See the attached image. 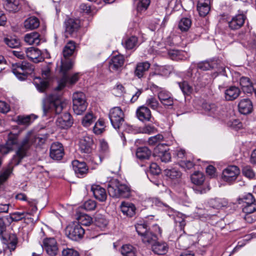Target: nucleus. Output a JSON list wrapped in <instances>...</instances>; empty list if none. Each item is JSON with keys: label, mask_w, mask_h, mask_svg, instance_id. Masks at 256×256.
I'll return each mask as SVG.
<instances>
[{"label": "nucleus", "mask_w": 256, "mask_h": 256, "mask_svg": "<svg viewBox=\"0 0 256 256\" xmlns=\"http://www.w3.org/2000/svg\"><path fill=\"white\" fill-rule=\"evenodd\" d=\"M20 133V132L16 133L9 132L6 144H0V153L4 154L8 153L14 147L17 148L16 154L12 158L10 166L0 174V184L7 180L12 172L13 166L18 165L22 160L26 156L32 146H40L46 142L44 138L37 136L33 132L29 131L18 144Z\"/></svg>", "instance_id": "1"}, {"label": "nucleus", "mask_w": 256, "mask_h": 256, "mask_svg": "<svg viewBox=\"0 0 256 256\" xmlns=\"http://www.w3.org/2000/svg\"><path fill=\"white\" fill-rule=\"evenodd\" d=\"M65 105L60 95L57 94H50L43 102V116H52L60 114Z\"/></svg>", "instance_id": "2"}, {"label": "nucleus", "mask_w": 256, "mask_h": 256, "mask_svg": "<svg viewBox=\"0 0 256 256\" xmlns=\"http://www.w3.org/2000/svg\"><path fill=\"white\" fill-rule=\"evenodd\" d=\"M108 191L110 196L113 198H127L130 194V188L118 180H114L108 184Z\"/></svg>", "instance_id": "3"}, {"label": "nucleus", "mask_w": 256, "mask_h": 256, "mask_svg": "<svg viewBox=\"0 0 256 256\" xmlns=\"http://www.w3.org/2000/svg\"><path fill=\"white\" fill-rule=\"evenodd\" d=\"M34 70L33 66L25 61L13 64L12 66V72L20 80H26L28 76L31 74Z\"/></svg>", "instance_id": "4"}, {"label": "nucleus", "mask_w": 256, "mask_h": 256, "mask_svg": "<svg viewBox=\"0 0 256 256\" xmlns=\"http://www.w3.org/2000/svg\"><path fill=\"white\" fill-rule=\"evenodd\" d=\"M73 110L77 115H80L86 111L88 104L86 96L82 92H76L72 96Z\"/></svg>", "instance_id": "5"}, {"label": "nucleus", "mask_w": 256, "mask_h": 256, "mask_svg": "<svg viewBox=\"0 0 256 256\" xmlns=\"http://www.w3.org/2000/svg\"><path fill=\"white\" fill-rule=\"evenodd\" d=\"M51 67L50 64H46L44 66L42 70V76L43 79L40 77H36L34 80V84L37 90L40 92H44L48 86V80L50 78Z\"/></svg>", "instance_id": "6"}, {"label": "nucleus", "mask_w": 256, "mask_h": 256, "mask_svg": "<svg viewBox=\"0 0 256 256\" xmlns=\"http://www.w3.org/2000/svg\"><path fill=\"white\" fill-rule=\"evenodd\" d=\"M109 118L113 127L117 130L124 128V114L120 107L116 106L110 109Z\"/></svg>", "instance_id": "7"}, {"label": "nucleus", "mask_w": 256, "mask_h": 256, "mask_svg": "<svg viewBox=\"0 0 256 256\" xmlns=\"http://www.w3.org/2000/svg\"><path fill=\"white\" fill-rule=\"evenodd\" d=\"M66 236L73 240L81 239L84 234V230L78 222H73L68 225L65 230Z\"/></svg>", "instance_id": "8"}, {"label": "nucleus", "mask_w": 256, "mask_h": 256, "mask_svg": "<svg viewBox=\"0 0 256 256\" xmlns=\"http://www.w3.org/2000/svg\"><path fill=\"white\" fill-rule=\"evenodd\" d=\"M42 248L50 256H56L58 252V246L54 238H46L43 240Z\"/></svg>", "instance_id": "9"}, {"label": "nucleus", "mask_w": 256, "mask_h": 256, "mask_svg": "<svg viewBox=\"0 0 256 256\" xmlns=\"http://www.w3.org/2000/svg\"><path fill=\"white\" fill-rule=\"evenodd\" d=\"M240 172V169L238 166H228L223 170L222 178L225 182H232L236 180Z\"/></svg>", "instance_id": "10"}, {"label": "nucleus", "mask_w": 256, "mask_h": 256, "mask_svg": "<svg viewBox=\"0 0 256 256\" xmlns=\"http://www.w3.org/2000/svg\"><path fill=\"white\" fill-rule=\"evenodd\" d=\"M242 212L244 214L255 213L256 212V203L251 194H247L243 198Z\"/></svg>", "instance_id": "11"}, {"label": "nucleus", "mask_w": 256, "mask_h": 256, "mask_svg": "<svg viewBox=\"0 0 256 256\" xmlns=\"http://www.w3.org/2000/svg\"><path fill=\"white\" fill-rule=\"evenodd\" d=\"M56 126L61 130H67L73 124V119L70 114L65 112L58 117L56 122Z\"/></svg>", "instance_id": "12"}, {"label": "nucleus", "mask_w": 256, "mask_h": 256, "mask_svg": "<svg viewBox=\"0 0 256 256\" xmlns=\"http://www.w3.org/2000/svg\"><path fill=\"white\" fill-rule=\"evenodd\" d=\"M124 56L118 54L112 56L108 62V68L110 72H114L120 71L124 64Z\"/></svg>", "instance_id": "13"}, {"label": "nucleus", "mask_w": 256, "mask_h": 256, "mask_svg": "<svg viewBox=\"0 0 256 256\" xmlns=\"http://www.w3.org/2000/svg\"><path fill=\"white\" fill-rule=\"evenodd\" d=\"M64 154V148L62 144L58 142L52 144L50 152V156L52 159L60 160L63 158Z\"/></svg>", "instance_id": "14"}, {"label": "nucleus", "mask_w": 256, "mask_h": 256, "mask_svg": "<svg viewBox=\"0 0 256 256\" xmlns=\"http://www.w3.org/2000/svg\"><path fill=\"white\" fill-rule=\"evenodd\" d=\"M65 34L72 36L76 33L80 28V21L78 19L69 18L65 22Z\"/></svg>", "instance_id": "15"}, {"label": "nucleus", "mask_w": 256, "mask_h": 256, "mask_svg": "<svg viewBox=\"0 0 256 256\" xmlns=\"http://www.w3.org/2000/svg\"><path fill=\"white\" fill-rule=\"evenodd\" d=\"M94 140L89 136H84L79 142V148L82 152L90 154L92 152Z\"/></svg>", "instance_id": "16"}, {"label": "nucleus", "mask_w": 256, "mask_h": 256, "mask_svg": "<svg viewBox=\"0 0 256 256\" xmlns=\"http://www.w3.org/2000/svg\"><path fill=\"white\" fill-rule=\"evenodd\" d=\"M30 214L26 212H16L10 213L9 215V218L10 220V222H18L24 220L26 224L34 222V218L32 216H29Z\"/></svg>", "instance_id": "17"}, {"label": "nucleus", "mask_w": 256, "mask_h": 256, "mask_svg": "<svg viewBox=\"0 0 256 256\" xmlns=\"http://www.w3.org/2000/svg\"><path fill=\"white\" fill-rule=\"evenodd\" d=\"M72 165L75 174L78 177L83 178L86 176L88 168L86 162L75 160L72 162Z\"/></svg>", "instance_id": "18"}, {"label": "nucleus", "mask_w": 256, "mask_h": 256, "mask_svg": "<svg viewBox=\"0 0 256 256\" xmlns=\"http://www.w3.org/2000/svg\"><path fill=\"white\" fill-rule=\"evenodd\" d=\"M136 116L142 122H150L152 118L150 110L144 105L138 108L136 110Z\"/></svg>", "instance_id": "19"}, {"label": "nucleus", "mask_w": 256, "mask_h": 256, "mask_svg": "<svg viewBox=\"0 0 256 256\" xmlns=\"http://www.w3.org/2000/svg\"><path fill=\"white\" fill-rule=\"evenodd\" d=\"M246 17L244 14H238L228 21V27L232 30H236L244 25Z\"/></svg>", "instance_id": "20"}, {"label": "nucleus", "mask_w": 256, "mask_h": 256, "mask_svg": "<svg viewBox=\"0 0 256 256\" xmlns=\"http://www.w3.org/2000/svg\"><path fill=\"white\" fill-rule=\"evenodd\" d=\"M26 56L32 62L38 63L43 60L41 52L37 48L30 47L25 50Z\"/></svg>", "instance_id": "21"}, {"label": "nucleus", "mask_w": 256, "mask_h": 256, "mask_svg": "<svg viewBox=\"0 0 256 256\" xmlns=\"http://www.w3.org/2000/svg\"><path fill=\"white\" fill-rule=\"evenodd\" d=\"M210 0H198L196 8L200 16H206L210 10Z\"/></svg>", "instance_id": "22"}, {"label": "nucleus", "mask_w": 256, "mask_h": 256, "mask_svg": "<svg viewBox=\"0 0 256 256\" xmlns=\"http://www.w3.org/2000/svg\"><path fill=\"white\" fill-rule=\"evenodd\" d=\"M202 108L208 116L214 118H220L222 114L220 108L214 104L204 103Z\"/></svg>", "instance_id": "23"}, {"label": "nucleus", "mask_w": 256, "mask_h": 256, "mask_svg": "<svg viewBox=\"0 0 256 256\" xmlns=\"http://www.w3.org/2000/svg\"><path fill=\"white\" fill-rule=\"evenodd\" d=\"M78 73H76L70 76L67 74L63 76L62 78L59 82L58 86L56 89L57 90H61L65 86L66 84H74L78 81Z\"/></svg>", "instance_id": "24"}, {"label": "nucleus", "mask_w": 256, "mask_h": 256, "mask_svg": "<svg viewBox=\"0 0 256 256\" xmlns=\"http://www.w3.org/2000/svg\"><path fill=\"white\" fill-rule=\"evenodd\" d=\"M158 98L161 103L164 106H172L174 99L170 93L164 90H161L158 94Z\"/></svg>", "instance_id": "25"}, {"label": "nucleus", "mask_w": 256, "mask_h": 256, "mask_svg": "<svg viewBox=\"0 0 256 256\" xmlns=\"http://www.w3.org/2000/svg\"><path fill=\"white\" fill-rule=\"evenodd\" d=\"M150 66V64L148 62H138L134 71V76L139 78H143Z\"/></svg>", "instance_id": "26"}, {"label": "nucleus", "mask_w": 256, "mask_h": 256, "mask_svg": "<svg viewBox=\"0 0 256 256\" xmlns=\"http://www.w3.org/2000/svg\"><path fill=\"white\" fill-rule=\"evenodd\" d=\"M94 198L100 202H104L106 200L107 194L106 190L99 185L94 184L91 187Z\"/></svg>", "instance_id": "27"}, {"label": "nucleus", "mask_w": 256, "mask_h": 256, "mask_svg": "<svg viewBox=\"0 0 256 256\" xmlns=\"http://www.w3.org/2000/svg\"><path fill=\"white\" fill-rule=\"evenodd\" d=\"M239 112L244 114L250 113L252 110V104L248 98H244L240 102L238 105Z\"/></svg>", "instance_id": "28"}, {"label": "nucleus", "mask_w": 256, "mask_h": 256, "mask_svg": "<svg viewBox=\"0 0 256 256\" xmlns=\"http://www.w3.org/2000/svg\"><path fill=\"white\" fill-rule=\"evenodd\" d=\"M4 8L6 10L15 13L21 8L20 0H3Z\"/></svg>", "instance_id": "29"}, {"label": "nucleus", "mask_w": 256, "mask_h": 256, "mask_svg": "<svg viewBox=\"0 0 256 256\" xmlns=\"http://www.w3.org/2000/svg\"><path fill=\"white\" fill-rule=\"evenodd\" d=\"M120 208L122 214L127 216L132 217L136 214V208L131 202H122Z\"/></svg>", "instance_id": "30"}, {"label": "nucleus", "mask_w": 256, "mask_h": 256, "mask_svg": "<svg viewBox=\"0 0 256 256\" xmlns=\"http://www.w3.org/2000/svg\"><path fill=\"white\" fill-rule=\"evenodd\" d=\"M240 93V90L236 86H231L225 90L224 98L226 100L236 99Z\"/></svg>", "instance_id": "31"}, {"label": "nucleus", "mask_w": 256, "mask_h": 256, "mask_svg": "<svg viewBox=\"0 0 256 256\" xmlns=\"http://www.w3.org/2000/svg\"><path fill=\"white\" fill-rule=\"evenodd\" d=\"M165 146V144H158L154 149V152L158 154V156L160 157L162 162H168L171 159L170 153L166 150H161V148Z\"/></svg>", "instance_id": "32"}, {"label": "nucleus", "mask_w": 256, "mask_h": 256, "mask_svg": "<svg viewBox=\"0 0 256 256\" xmlns=\"http://www.w3.org/2000/svg\"><path fill=\"white\" fill-rule=\"evenodd\" d=\"M40 20L38 18L32 16L27 18L24 22V26L27 30H33L40 26Z\"/></svg>", "instance_id": "33"}, {"label": "nucleus", "mask_w": 256, "mask_h": 256, "mask_svg": "<svg viewBox=\"0 0 256 256\" xmlns=\"http://www.w3.org/2000/svg\"><path fill=\"white\" fill-rule=\"evenodd\" d=\"M24 41L30 45H38L41 41L40 34L37 32H32L24 36Z\"/></svg>", "instance_id": "34"}, {"label": "nucleus", "mask_w": 256, "mask_h": 256, "mask_svg": "<svg viewBox=\"0 0 256 256\" xmlns=\"http://www.w3.org/2000/svg\"><path fill=\"white\" fill-rule=\"evenodd\" d=\"M168 54L171 59L176 60H185L188 56L186 52L178 50H170Z\"/></svg>", "instance_id": "35"}, {"label": "nucleus", "mask_w": 256, "mask_h": 256, "mask_svg": "<svg viewBox=\"0 0 256 256\" xmlns=\"http://www.w3.org/2000/svg\"><path fill=\"white\" fill-rule=\"evenodd\" d=\"M76 49V44L74 41L70 40L64 48L62 54L64 58L72 56Z\"/></svg>", "instance_id": "36"}, {"label": "nucleus", "mask_w": 256, "mask_h": 256, "mask_svg": "<svg viewBox=\"0 0 256 256\" xmlns=\"http://www.w3.org/2000/svg\"><path fill=\"white\" fill-rule=\"evenodd\" d=\"M60 64V72L63 76H65L67 72L72 68L74 62L72 60L67 58L62 59Z\"/></svg>", "instance_id": "37"}, {"label": "nucleus", "mask_w": 256, "mask_h": 256, "mask_svg": "<svg viewBox=\"0 0 256 256\" xmlns=\"http://www.w3.org/2000/svg\"><path fill=\"white\" fill-rule=\"evenodd\" d=\"M240 84L242 90L244 92L251 93L254 90L252 83L250 78L247 77L241 78L240 80Z\"/></svg>", "instance_id": "38"}, {"label": "nucleus", "mask_w": 256, "mask_h": 256, "mask_svg": "<svg viewBox=\"0 0 256 256\" xmlns=\"http://www.w3.org/2000/svg\"><path fill=\"white\" fill-rule=\"evenodd\" d=\"M151 154V151L146 146L140 147L136 152L137 158L140 160L148 159Z\"/></svg>", "instance_id": "39"}, {"label": "nucleus", "mask_w": 256, "mask_h": 256, "mask_svg": "<svg viewBox=\"0 0 256 256\" xmlns=\"http://www.w3.org/2000/svg\"><path fill=\"white\" fill-rule=\"evenodd\" d=\"M208 204L210 206L216 209H219L222 207L226 206L228 204V202L224 198H212L210 200Z\"/></svg>", "instance_id": "40"}, {"label": "nucleus", "mask_w": 256, "mask_h": 256, "mask_svg": "<svg viewBox=\"0 0 256 256\" xmlns=\"http://www.w3.org/2000/svg\"><path fill=\"white\" fill-rule=\"evenodd\" d=\"M109 153L110 151L108 144L104 140H100L99 156L100 162H102V158L108 156Z\"/></svg>", "instance_id": "41"}, {"label": "nucleus", "mask_w": 256, "mask_h": 256, "mask_svg": "<svg viewBox=\"0 0 256 256\" xmlns=\"http://www.w3.org/2000/svg\"><path fill=\"white\" fill-rule=\"evenodd\" d=\"M217 66L216 61L214 60H206L200 62L198 64V67L199 69L202 70H208L211 69L216 68Z\"/></svg>", "instance_id": "42"}, {"label": "nucleus", "mask_w": 256, "mask_h": 256, "mask_svg": "<svg viewBox=\"0 0 256 256\" xmlns=\"http://www.w3.org/2000/svg\"><path fill=\"white\" fill-rule=\"evenodd\" d=\"M120 252L123 256H136V250L132 245L124 244L122 246Z\"/></svg>", "instance_id": "43"}, {"label": "nucleus", "mask_w": 256, "mask_h": 256, "mask_svg": "<svg viewBox=\"0 0 256 256\" xmlns=\"http://www.w3.org/2000/svg\"><path fill=\"white\" fill-rule=\"evenodd\" d=\"M138 38L135 36H132L123 40L122 44L127 50H132L138 44Z\"/></svg>", "instance_id": "44"}, {"label": "nucleus", "mask_w": 256, "mask_h": 256, "mask_svg": "<svg viewBox=\"0 0 256 256\" xmlns=\"http://www.w3.org/2000/svg\"><path fill=\"white\" fill-rule=\"evenodd\" d=\"M192 26V20L188 18H182L178 22V28L183 32H187Z\"/></svg>", "instance_id": "45"}, {"label": "nucleus", "mask_w": 256, "mask_h": 256, "mask_svg": "<svg viewBox=\"0 0 256 256\" xmlns=\"http://www.w3.org/2000/svg\"><path fill=\"white\" fill-rule=\"evenodd\" d=\"M164 174L166 177L172 180H178L182 175L180 172L174 168L165 170Z\"/></svg>", "instance_id": "46"}, {"label": "nucleus", "mask_w": 256, "mask_h": 256, "mask_svg": "<svg viewBox=\"0 0 256 256\" xmlns=\"http://www.w3.org/2000/svg\"><path fill=\"white\" fill-rule=\"evenodd\" d=\"M152 250L156 254H164L167 251L166 244L165 243H155L152 246Z\"/></svg>", "instance_id": "47"}, {"label": "nucleus", "mask_w": 256, "mask_h": 256, "mask_svg": "<svg viewBox=\"0 0 256 256\" xmlns=\"http://www.w3.org/2000/svg\"><path fill=\"white\" fill-rule=\"evenodd\" d=\"M190 178L192 182L198 186L202 185L204 180V175L202 172L198 171L195 172L192 174Z\"/></svg>", "instance_id": "48"}, {"label": "nucleus", "mask_w": 256, "mask_h": 256, "mask_svg": "<svg viewBox=\"0 0 256 256\" xmlns=\"http://www.w3.org/2000/svg\"><path fill=\"white\" fill-rule=\"evenodd\" d=\"M37 118V116L34 114H31L26 116H18L16 118V121L20 124H29L32 122V120H35Z\"/></svg>", "instance_id": "49"}, {"label": "nucleus", "mask_w": 256, "mask_h": 256, "mask_svg": "<svg viewBox=\"0 0 256 256\" xmlns=\"http://www.w3.org/2000/svg\"><path fill=\"white\" fill-rule=\"evenodd\" d=\"M95 224L102 228H104L108 224V220L105 218L104 216L100 214H96L95 215Z\"/></svg>", "instance_id": "50"}, {"label": "nucleus", "mask_w": 256, "mask_h": 256, "mask_svg": "<svg viewBox=\"0 0 256 256\" xmlns=\"http://www.w3.org/2000/svg\"><path fill=\"white\" fill-rule=\"evenodd\" d=\"M142 240L145 244H153L157 240V236H156V234H152V232L148 230L142 236Z\"/></svg>", "instance_id": "51"}, {"label": "nucleus", "mask_w": 256, "mask_h": 256, "mask_svg": "<svg viewBox=\"0 0 256 256\" xmlns=\"http://www.w3.org/2000/svg\"><path fill=\"white\" fill-rule=\"evenodd\" d=\"M145 106L147 107L150 108L153 110H157L159 108L160 104L155 97L150 96L147 98Z\"/></svg>", "instance_id": "52"}, {"label": "nucleus", "mask_w": 256, "mask_h": 256, "mask_svg": "<svg viewBox=\"0 0 256 256\" xmlns=\"http://www.w3.org/2000/svg\"><path fill=\"white\" fill-rule=\"evenodd\" d=\"M176 226L180 230H184L186 222L182 215L181 214H178L174 217Z\"/></svg>", "instance_id": "53"}, {"label": "nucleus", "mask_w": 256, "mask_h": 256, "mask_svg": "<svg viewBox=\"0 0 256 256\" xmlns=\"http://www.w3.org/2000/svg\"><path fill=\"white\" fill-rule=\"evenodd\" d=\"M96 120V117L92 112L86 114L82 120V124L84 127H88L94 122Z\"/></svg>", "instance_id": "54"}, {"label": "nucleus", "mask_w": 256, "mask_h": 256, "mask_svg": "<svg viewBox=\"0 0 256 256\" xmlns=\"http://www.w3.org/2000/svg\"><path fill=\"white\" fill-rule=\"evenodd\" d=\"M178 85L184 95L189 96L192 93L193 88L186 80L178 82Z\"/></svg>", "instance_id": "55"}, {"label": "nucleus", "mask_w": 256, "mask_h": 256, "mask_svg": "<svg viewBox=\"0 0 256 256\" xmlns=\"http://www.w3.org/2000/svg\"><path fill=\"white\" fill-rule=\"evenodd\" d=\"M18 244V238L15 234H10L8 240L7 248L10 251L15 250Z\"/></svg>", "instance_id": "56"}, {"label": "nucleus", "mask_w": 256, "mask_h": 256, "mask_svg": "<svg viewBox=\"0 0 256 256\" xmlns=\"http://www.w3.org/2000/svg\"><path fill=\"white\" fill-rule=\"evenodd\" d=\"M104 130V122L102 120L100 119L95 124L93 128V132L96 134H100Z\"/></svg>", "instance_id": "57"}, {"label": "nucleus", "mask_w": 256, "mask_h": 256, "mask_svg": "<svg viewBox=\"0 0 256 256\" xmlns=\"http://www.w3.org/2000/svg\"><path fill=\"white\" fill-rule=\"evenodd\" d=\"M78 222L84 226H89L92 222V218L86 214H80L78 218Z\"/></svg>", "instance_id": "58"}, {"label": "nucleus", "mask_w": 256, "mask_h": 256, "mask_svg": "<svg viewBox=\"0 0 256 256\" xmlns=\"http://www.w3.org/2000/svg\"><path fill=\"white\" fill-rule=\"evenodd\" d=\"M135 228L138 234L141 237L148 230V226L145 223H138L135 225Z\"/></svg>", "instance_id": "59"}, {"label": "nucleus", "mask_w": 256, "mask_h": 256, "mask_svg": "<svg viewBox=\"0 0 256 256\" xmlns=\"http://www.w3.org/2000/svg\"><path fill=\"white\" fill-rule=\"evenodd\" d=\"M228 126L232 128L238 130L242 127V123L238 120H232L228 123Z\"/></svg>", "instance_id": "60"}, {"label": "nucleus", "mask_w": 256, "mask_h": 256, "mask_svg": "<svg viewBox=\"0 0 256 256\" xmlns=\"http://www.w3.org/2000/svg\"><path fill=\"white\" fill-rule=\"evenodd\" d=\"M164 139V136L161 134H158L148 138V142L150 145H155L161 142Z\"/></svg>", "instance_id": "61"}, {"label": "nucleus", "mask_w": 256, "mask_h": 256, "mask_svg": "<svg viewBox=\"0 0 256 256\" xmlns=\"http://www.w3.org/2000/svg\"><path fill=\"white\" fill-rule=\"evenodd\" d=\"M242 174L245 176L249 178H252L255 176L254 172L250 166H246L244 167L242 169Z\"/></svg>", "instance_id": "62"}, {"label": "nucleus", "mask_w": 256, "mask_h": 256, "mask_svg": "<svg viewBox=\"0 0 256 256\" xmlns=\"http://www.w3.org/2000/svg\"><path fill=\"white\" fill-rule=\"evenodd\" d=\"M82 206L86 210H92L96 208V202L93 200H89L83 204Z\"/></svg>", "instance_id": "63"}, {"label": "nucleus", "mask_w": 256, "mask_h": 256, "mask_svg": "<svg viewBox=\"0 0 256 256\" xmlns=\"http://www.w3.org/2000/svg\"><path fill=\"white\" fill-rule=\"evenodd\" d=\"M62 256H80L78 252L73 248H66L62 251Z\"/></svg>", "instance_id": "64"}]
</instances>
